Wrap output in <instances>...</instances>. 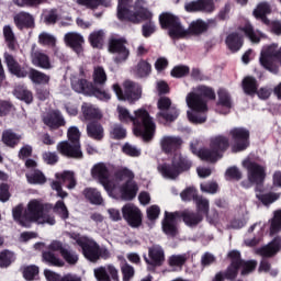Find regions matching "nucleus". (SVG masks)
Returning a JSON list of instances; mask_svg holds the SVG:
<instances>
[{"label": "nucleus", "instance_id": "obj_1", "mask_svg": "<svg viewBox=\"0 0 281 281\" xmlns=\"http://www.w3.org/2000/svg\"><path fill=\"white\" fill-rule=\"evenodd\" d=\"M91 175L93 179H98L109 194H117L120 192L123 201H133L137 196L139 188L133 181L135 173L126 167L120 168L115 173V178L111 180L109 179V168L104 162H99L92 167Z\"/></svg>", "mask_w": 281, "mask_h": 281}, {"label": "nucleus", "instance_id": "obj_2", "mask_svg": "<svg viewBox=\"0 0 281 281\" xmlns=\"http://www.w3.org/2000/svg\"><path fill=\"white\" fill-rule=\"evenodd\" d=\"M214 100L216 94L212 88L206 86H196L186 95L188 106L187 116L192 124H205L207 122V100Z\"/></svg>", "mask_w": 281, "mask_h": 281}, {"label": "nucleus", "instance_id": "obj_3", "mask_svg": "<svg viewBox=\"0 0 281 281\" xmlns=\"http://www.w3.org/2000/svg\"><path fill=\"white\" fill-rule=\"evenodd\" d=\"M116 113L120 122H123L124 124L132 122L134 126L133 132L136 137H143L145 142L153 139L156 125L146 109L135 110L134 115H132L131 111L124 105H117Z\"/></svg>", "mask_w": 281, "mask_h": 281}, {"label": "nucleus", "instance_id": "obj_4", "mask_svg": "<svg viewBox=\"0 0 281 281\" xmlns=\"http://www.w3.org/2000/svg\"><path fill=\"white\" fill-rule=\"evenodd\" d=\"M45 207L47 205L42 200L33 199L29 201L24 213L23 206H15L12 211L13 218L22 227H30L32 223H37V225H56V218L45 213Z\"/></svg>", "mask_w": 281, "mask_h": 281}, {"label": "nucleus", "instance_id": "obj_5", "mask_svg": "<svg viewBox=\"0 0 281 281\" xmlns=\"http://www.w3.org/2000/svg\"><path fill=\"white\" fill-rule=\"evenodd\" d=\"M160 25L164 30H168L169 36L171 38H186L190 32L192 34H203L207 31V23L202 20L193 21L189 31L181 25L179 18L175 16L172 13H162L159 16Z\"/></svg>", "mask_w": 281, "mask_h": 281}, {"label": "nucleus", "instance_id": "obj_6", "mask_svg": "<svg viewBox=\"0 0 281 281\" xmlns=\"http://www.w3.org/2000/svg\"><path fill=\"white\" fill-rule=\"evenodd\" d=\"M133 0H119L117 16L120 21H130V23H142L150 21L153 12L148 10V4L144 0H138L131 7Z\"/></svg>", "mask_w": 281, "mask_h": 281}, {"label": "nucleus", "instance_id": "obj_7", "mask_svg": "<svg viewBox=\"0 0 281 281\" xmlns=\"http://www.w3.org/2000/svg\"><path fill=\"white\" fill-rule=\"evenodd\" d=\"M209 149H196L194 143L191 144V150L193 155H196L203 161H218L223 158L225 150L229 148V138L224 135L213 136L209 140Z\"/></svg>", "mask_w": 281, "mask_h": 281}, {"label": "nucleus", "instance_id": "obj_8", "mask_svg": "<svg viewBox=\"0 0 281 281\" xmlns=\"http://www.w3.org/2000/svg\"><path fill=\"white\" fill-rule=\"evenodd\" d=\"M192 168V161L181 153H176L172 157L171 165L162 164L158 166V171L164 179L175 180L181 172H188Z\"/></svg>", "mask_w": 281, "mask_h": 281}, {"label": "nucleus", "instance_id": "obj_9", "mask_svg": "<svg viewBox=\"0 0 281 281\" xmlns=\"http://www.w3.org/2000/svg\"><path fill=\"white\" fill-rule=\"evenodd\" d=\"M227 256L231 260V266L223 273V278H226V280H236L240 267H243L241 276H249L258 267L257 260L243 261L240 259V251L238 250H232Z\"/></svg>", "mask_w": 281, "mask_h": 281}, {"label": "nucleus", "instance_id": "obj_10", "mask_svg": "<svg viewBox=\"0 0 281 281\" xmlns=\"http://www.w3.org/2000/svg\"><path fill=\"white\" fill-rule=\"evenodd\" d=\"M68 139L71 142H60L57 145V150L64 157H72V159H82V150L80 149V130L76 126H70L67 132Z\"/></svg>", "mask_w": 281, "mask_h": 281}, {"label": "nucleus", "instance_id": "obj_11", "mask_svg": "<svg viewBox=\"0 0 281 281\" xmlns=\"http://www.w3.org/2000/svg\"><path fill=\"white\" fill-rule=\"evenodd\" d=\"M112 89L117 98V100H123L124 102H130V104H133L137 102L142 98V86L138 83H135L131 80H125L123 82V89L120 87V85L114 83L112 86Z\"/></svg>", "mask_w": 281, "mask_h": 281}, {"label": "nucleus", "instance_id": "obj_12", "mask_svg": "<svg viewBox=\"0 0 281 281\" xmlns=\"http://www.w3.org/2000/svg\"><path fill=\"white\" fill-rule=\"evenodd\" d=\"M69 238L79 245L83 251L85 258L90 262H98L100 246L89 237L80 236V234L69 233Z\"/></svg>", "mask_w": 281, "mask_h": 281}, {"label": "nucleus", "instance_id": "obj_13", "mask_svg": "<svg viewBox=\"0 0 281 281\" xmlns=\"http://www.w3.org/2000/svg\"><path fill=\"white\" fill-rule=\"evenodd\" d=\"M108 50L110 54H114V63L122 64L128 60L131 50L126 47V40L111 37L109 41Z\"/></svg>", "mask_w": 281, "mask_h": 281}, {"label": "nucleus", "instance_id": "obj_14", "mask_svg": "<svg viewBox=\"0 0 281 281\" xmlns=\"http://www.w3.org/2000/svg\"><path fill=\"white\" fill-rule=\"evenodd\" d=\"M157 119L160 122H175L179 117V110L172 106V101L168 97H161L158 100Z\"/></svg>", "mask_w": 281, "mask_h": 281}, {"label": "nucleus", "instance_id": "obj_15", "mask_svg": "<svg viewBox=\"0 0 281 281\" xmlns=\"http://www.w3.org/2000/svg\"><path fill=\"white\" fill-rule=\"evenodd\" d=\"M233 142V153H240L249 148V131L245 127H233L229 131Z\"/></svg>", "mask_w": 281, "mask_h": 281}, {"label": "nucleus", "instance_id": "obj_16", "mask_svg": "<svg viewBox=\"0 0 281 281\" xmlns=\"http://www.w3.org/2000/svg\"><path fill=\"white\" fill-rule=\"evenodd\" d=\"M241 166L247 170L249 183L260 186V183L265 181V177H267V173L265 172V167L258 165V162L251 161L249 158L243 160Z\"/></svg>", "mask_w": 281, "mask_h": 281}, {"label": "nucleus", "instance_id": "obj_17", "mask_svg": "<svg viewBox=\"0 0 281 281\" xmlns=\"http://www.w3.org/2000/svg\"><path fill=\"white\" fill-rule=\"evenodd\" d=\"M122 215L124 221L131 227H139L142 225V210L133 203H127L122 207Z\"/></svg>", "mask_w": 281, "mask_h": 281}, {"label": "nucleus", "instance_id": "obj_18", "mask_svg": "<svg viewBox=\"0 0 281 281\" xmlns=\"http://www.w3.org/2000/svg\"><path fill=\"white\" fill-rule=\"evenodd\" d=\"M183 146V139L177 135H165L160 138V148L166 155L177 153Z\"/></svg>", "mask_w": 281, "mask_h": 281}, {"label": "nucleus", "instance_id": "obj_19", "mask_svg": "<svg viewBox=\"0 0 281 281\" xmlns=\"http://www.w3.org/2000/svg\"><path fill=\"white\" fill-rule=\"evenodd\" d=\"M4 63L12 76L16 78H27L30 71H27L26 67L21 66L19 61L12 56L10 53L5 52L3 54Z\"/></svg>", "mask_w": 281, "mask_h": 281}, {"label": "nucleus", "instance_id": "obj_20", "mask_svg": "<svg viewBox=\"0 0 281 281\" xmlns=\"http://www.w3.org/2000/svg\"><path fill=\"white\" fill-rule=\"evenodd\" d=\"M94 278L98 281H120V272L113 265L99 267L93 270Z\"/></svg>", "mask_w": 281, "mask_h": 281}, {"label": "nucleus", "instance_id": "obj_21", "mask_svg": "<svg viewBox=\"0 0 281 281\" xmlns=\"http://www.w3.org/2000/svg\"><path fill=\"white\" fill-rule=\"evenodd\" d=\"M64 41L68 47L74 49L76 54H82V45H85V37L78 32H69L64 36Z\"/></svg>", "mask_w": 281, "mask_h": 281}, {"label": "nucleus", "instance_id": "obj_22", "mask_svg": "<svg viewBox=\"0 0 281 281\" xmlns=\"http://www.w3.org/2000/svg\"><path fill=\"white\" fill-rule=\"evenodd\" d=\"M31 63L34 67H40V69H54V64L49 56L41 50H32Z\"/></svg>", "mask_w": 281, "mask_h": 281}, {"label": "nucleus", "instance_id": "obj_23", "mask_svg": "<svg viewBox=\"0 0 281 281\" xmlns=\"http://www.w3.org/2000/svg\"><path fill=\"white\" fill-rule=\"evenodd\" d=\"M162 232L167 236L175 237L179 234V228L177 227V213L165 212V218L162 221Z\"/></svg>", "mask_w": 281, "mask_h": 281}, {"label": "nucleus", "instance_id": "obj_24", "mask_svg": "<svg viewBox=\"0 0 281 281\" xmlns=\"http://www.w3.org/2000/svg\"><path fill=\"white\" fill-rule=\"evenodd\" d=\"M281 249V237H276L268 245L255 250V254L262 256V258H273Z\"/></svg>", "mask_w": 281, "mask_h": 281}, {"label": "nucleus", "instance_id": "obj_25", "mask_svg": "<svg viewBox=\"0 0 281 281\" xmlns=\"http://www.w3.org/2000/svg\"><path fill=\"white\" fill-rule=\"evenodd\" d=\"M43 122L46 126H48L52 131L56 128H60V126H65V117L58 111L50 112L46 116H44Z\"/></svg>", "mask_w": 281, "mask_h": 281}, {"label": "nucleus", "instance_id": "obj_26", "mask_svg": "<svg viewBox=\"0 0 281 281\" xmlns=\"http://www.w3.org/2000/svg\"><path fill=\"white\" fill-rule=\"evenodd\" d=\"M81 112H82V117L86 121L102 120V111L100 110V108L91 103H83L81 105Z\"/></svg>", "mask_w": 281, "mask_h": 281}, {"label": "nucleus", "instance_id": "obj_27", "mask_svg": "<svg viewBox=\"0 0 281 281\" xmlns=\"http://www.w3.org/2000/svg\"><path fill=\"white\" fill-rule=\"evenodd\" d=\"M13 21L19 30L34 27V16L27 12H20L13 16Z\"/></svg>", "mask_w": 281, "mask_h": 281}, {"label": "nucleus", "instance_id": "obj_28", "mask_svg": "<svg viewBox=\"0 0 281 281\" xmlns=\"http://www.w3.org/2000/svg\"><path fill=\"white\" fill-rule=\"evenodd\" d=\"M71 87L76 93H83V95H90L93 83L87 81V79L71 78Z\"/></svg>", "mask_w": 281, "mask_h": 281}, {"label": "nucleus", "instance_id": "obj_29", "mask_svg": "<svg viewBox=\"0 0 281 281\" xmlns=\"http://www.w3.org/2000/svg\"><path fill=\"white\" fill-rule=\"evenodd\" d=\"M133 74L137 78H148V75L153 74V65H150V61H148V59H140L135 65Z\"/></svg>", "mask_w": 281, "mask_h": 281}, {"label": "nucleus", "instance_id": "obj_30", "mask_svg": "<svg viewBox=\"0 0 281 281\" xmlns=\"http://www.w3.org/2000/svg\"><path fill=\"white\" fill-rule=\"evenodd\" d=\"M232 109V98L229 97V93L225 90L218 91V102H217V111L220 113H229V110Z\"/></svg>", "mask_w": 281, "mask_h": 281}, {"label": "nucleus", "instance_id": "obj_31", "mask_svg": "<svg viewBox=\"0 0 281 281\" xmlns=\"http://www.w3.org/2000/svg\"><path fill=\"white\" fill-rule=\"evenodd\" d=\"M267 14H271V5L268 2H260L257 4L256 9L254 10V16L256 19H260L266 25H269Z\"/></svg>", "mask_w": 281, "mask_h": 281}, {"label": "nucleus", "instance_id": "obj_32", "mask_svg": "<svg viewBox=\"0 0 281 281\" xmlns=\"http://www.w3.org/2000/svg\"><path fill=\"white\" fill-rule=\"evenodd\" d=\"M82 194L85 199H87V201H89V203H91L92 205H102L104 201L102 199V194L95 188H86Z\"/></svg>", "mask_w": 281, "mask_h": 281}, {"label": "nucleus", "instance_id": "obj_33", "mask_svg": "<svg viewBox=\"0 0 281 281\" xmlns=\"http://www.w3.org/2000/svg\"><path fill=\"white\" fill-rule=\"evenodd\" d=\"M27 76L35 85H49L50 77L45 75V72L30 68Z\"/></svg>", "mask_w": 281, "mask_h": 281}, {"label": "nucleus", "instance_id": "obj_34", "mask_svg": "<svg viewBox=\"0 0 281 281\" xmlns=\"http://www.w3.org/2000/svg\"><path fill=\"white\" fill-rule=\"evenodd\" d=\"M93 83L98 87H104L106 85V71L101 66H95L92 72Z\"/></svg>", "mask_w": 281, "mask_h": 281}, {"label": "nucleus", "instance_id": "obj_35", "mask_svg": "<svg viewBox=\"0 0 281 281\" xmlns=\"http://www.w3.org/2000/svg\"><path fill=\"white\" fill-rule=\"evenodd\" d=\"M87 133L89 137L100 142V139L104 137V127H102L99 123H89L87 125Z\"/></svg>", "mask_w": 281, "mask_h": 281}, {"label": "nucleus", "instance_id": "obj_36", "mask_svg": "<svg viewBox=\"0 0 281 281\" xmlns=\"http://www.w3.org/2000/svg\"><path fill=\"white\" fill-rule=\"evenodd\" d=\"M14 95L15 98H18V100H22V102H25L26 104H32V102L34 101V95L32 94V91L22 86H18L15 88Z\"/></svg>", "mask_w": 281, "mask_h": 281}, {"label": "nucleus", "instance_id": "obj_37", "mask_svg": "<svg viewBox=\"0 0 281 281\" xmlns=\"http://www.w3.org/2000/svg\"><path fill=\"white\" fill-rule=\"evenodd\" d=\"M2 142L5 146H10L12 148L21 142V135L14 133L12 130H5L2 133Z\"/></svg>", "mask_w": 281, "mask_h": 281}, {"label": "nucleus", "instance_id": "obj_38", "mask_svg": "<svg viewBox=\"0 0 281 281\" xmlns=\"http://www.w3.org/2000/svg\"><path fill=\"white\" fill-rule=\"evenodd\" d=\"M149 258L151 259L153 265L159 266L164 260H166V257L164 255V249L160 248V246H153L148 250Z\"/></svg>", "mask_w": 281, "mask_h": 281}, {"label": "nucleus", "instance_id": "obj_39", "mask_svg": "<svg viewBox=\"0 0 281 281\" xmlns=\"http://www.w3.org/2000/svg\"><path fill=\"white\" fill-rule=\"evenodd\" d=\"M226 45L231 52H238L243 47V37L238 33H232L226 37Z\"/></svg>", "mask_w": 281, "mask_h": 281}, {"label": "nucleus", "instance_id": "obj_40", "mask_svg": "<svg viewBox=\"0 0 281 281\" xmlns=\"http://www.w3.org/2000/svg\"><path fill=\"white\" fill-rule=\"evenodd\" d=\"M55 177L58 181H64V183L68 182V190H74V188H76L77 186L76 176L74 175V171H64L61 173H56Z\"/></svg>", "mask_w": 281, "mask_h": 281}, {"label": "nucleus", "instance_id": "obj_41", "mask_svg": "<svg viewBox=\"0 0 281 281\" xmlns=\"http://www.w3.org/2000/svg\"><path fill=\"white\" fill-rule=\"evenodd\" d=\"M27 182L33 186H43L47 181L45 175L41 170H33L26 173Z\"/></svg>", "mask_w": 281, "mask_h": 281}, {"label": "nucleus", "instance_id": "obj_42", "mask_svg": "<svg viewBox=\"0 0 281 281\" xmlns=\"http://www.w3.org/2000/svg\"><path fill=\"white\" fill-rule=\"evenodd\" d=\"M79 5H85V8H89L90 10H97L100 5H104V8H109L111 5V0H77Z\"/></svg>", "mask_w": 281, "mask_h": 281}, {"label": "nucleus", "instance_id": "obj_43", "mask_svg": "<svg viewBox=\"0 0 281 281\" xmlns=\"http://www.w3.org/2000/svg\"><path fill=\"white\" fill-rule=\"evenodd\" d=\"M3 37L9 47V49H15L16 47V36H14V31L12 26L4 25L3 26Z\"/></svg>", "mask_w": 281, "mask_h": 281}, {"label": "nucleus", "instance_id": "obj_44", "mask_svg": "<svg viewBox=\"0 0 281 281\" xmlns=\"http://www.w3.org/2000/svg\"><path fill=\"white\" fill-rule=\"evenodd\" d=\"M203 221V215H200V213L194 214L190 212L183 213V222L188 227H194L195 225H199Z\"/></svg>", "mask_w": 281, "mask_h": 281}, {"label": "nucleus", "instance_id": "obj_45", "mask_svg": "<svg viewBox=\"0 0 281 281\" xmlns=\"http://www.w3.org/2000/svg\"><path fill=\"white\" fill-rule=\"evenodd\" d=\"M243 89L248 95H254L258 90V83L254 77H246L243 80Z\"/></svg>", "mask_w": 281, "mask_h": 281}, {"label": "nucleus", "instance_id": "obj_46", "mask_svg": "<svg viewBox=\"0 0 281 281\" xmlns=\"http://www.w3.org/2000/svg\"><path fill=\"white\" fill-rule=\"evenodd\" d=\"M89 42L92 45V47H97L100 49L104 43V31H94L89 36Z\"/></svg>", "mask_w": 281, "mask_h": 281}, {"label": "nucleus", "instance_id": "obj_47", "mask_svg": "<svg viewBox=\"0 0 281 281\" xmlns=\"http://www.w3.org/2000/svg\"><path fill=\"white\" fill-rule=\"evenodd\" d=\"M53 212H55L57 216L61 217L63 221H67V218H69V210L63 200H59L55 203Z\"/></svg>", "mask_w": 281, "mask_h": 281}, {"label": "nucleus", "instance_id": "obj_48", "mask_svg": "<svg viewBox=\"0 0 281 281\" xmlns=\"http://www.w3.org/2000/svg\"><path fill=\"white\" fill-rule=\"evenodd\" d=\"M89 95H93L98 100H101L102 102H109L111 100V93L108 90H104L102 88H98L95 86H92L91 92Z\"/></svg>", "mask_w": 281, "mask_h": 281}, {"label": "nucleus", "instance_id": "obj_49", "mask_svg": "<svg viewBox=\"0 0 281 281\" xmlns=\"http://www.w3.org/2000/svg\"><path fill=\"white\" fill-rule=\"evenodd\" d=\"M15 257H14V252L10 251V250H4L2 252H0V268L1 269H5L8 267H10L12 265V262H14Z\"/></svg>", "mask_w": 281, "mask_h": 281}, {"label": "nucleus", "instance_id": "obj_50", "mask_svg": "<svg viewBox=\"0 0 281 281\" xmlns=\"http://www.w3.org/2000/svg\"><path fill=\"white\" fill-rule=\"evenodd\" d=\"M43 261L52 265L53 267H65V261L49 251L43 254Z\"/></svg>", "mask_w": 281, "mask_h": 281}, {"label": "nucleus", "instance_id": "obj_51", "mask_svg": "<svg viewBox=\"0 0 281 281\" xmlns=\"http://www.w3.org/2000/svg\"><path fill=\"white\" fill-rule=\"evenodd\" d=\"M241 32L248 36L251 43H260V36H262V34H260L258 31L255 32L251 24H246L245 27L241 29Z\"/></svg>", "mask_w": 281, "mask_h": 281}, {"label": "nucleus", "instance_id": "obj_52", "mask_svg": "<svg viewBox=\"0 0 281 281\" xmlns=\"http://www.w3.org/2000/svg\"><path fill=\"white\" fill-rule=\"evenodd\" d=\"M256 196L263 205H271V203H276L280 199V193H257Z\"/></svg>", "mask_w": 281, "mask_h": 281}, {"label": "nucleus", "instance_id": "obj_53", "mask_svg": "<svg viewBox=\"0 0 281 281\" xmlns=\"http://www.w3.org/2000/svg\"><path fill=\"white\" fill-rule=\"evenodd\" d=\"M61 257L68 265H77L78 263V254L76 251L65 248V250H61Z\"/></svg>", "mask_w": 281, "mask_h": 281}, {"label": "nucleus", "instance_id": "obj_54", "mask_svg": "<svg viewBox=\"0 0 281 281\" xmlns=\"http://www.w3.org/2000/svg\"><path fill=\"white\" fill-rule=\"evenodd\" d=\"M195 205L198 209V214L201 216V214H207L210 210V202L201 196L195 198Z\"/></svg>", "mask_w": 281, "mask_h": 281}, {"label": "nucleus", "instance_id": "obj_55", "mask_svg": "<svg viewBox=\"0 0 281 281\" xmlns=\"http://www.w3.org/2000/svg\"><path fill=\"white\" fill-rule=\"evenodd\" d=\"M259 273H269V276L276 277L278 276V269L272 268L271 263L267 260H262L258 268Z\"/></svg>", "mask_w": 281, "mask_h": 281}, {"label": "nucleus", "instance_id": "obj_56", "mask_svg": "<svg viewBox=\"0 0 281 281\" xmlns=\"http://www.w3.org/2000/svg\"><path fill=\"white\" fill-rule=\"evenodd\" d=\"M281 229V210L274 212V216L270 226V234H277Z\"/></svg>", "mask_w": 281, "mask_h": 281}, {"label": "nucleus", "instance_id": "obj_57", "mask_svg": "<svg viewBox=\"0 0 281 281\" xmlns=\"http://www.w3.org/2000/svg\"><path fill=\"white\" fill-rule=\"evenodd\" d=\"M38 42L41 45H48L54 47V45H56V37L47 32H43L38 36Z\"/></svg>", "mask_w": 281, "mask_h": 281}, {"label": "nucleus", "instance_id": "obj_58", "mask_svg": "<svg viewBox=\"0 0 281 281\" xmlns=\"http://www.w3.org/2000/svg\"><path fill=\"white\" fill-rule=\"evenodd\" d=\"M188 74H190V67L183 65L176 66L171 70L172 78H183L188 76Z\"/></svg>", "mask_w": 281, "mask_h": 281}, {"label": "nucleus", "instance_id": "obj_59", "mask_svg": "<svg viewBox=\"0 0 281 281\" xmlns=\"http://www.w3.org/2000/svg\"><path fill=\"white\" fill-rule=\"evenodd\" d=\"M157 32V26L155 23L150 20H148L147 23L143 24L142 26V34L145 38H148L149 36H153Z\"/></svg>", "mask_w": 281, "mask_h": 281}, {"label": "nucleus", "instance_id": "obj_60", "mask_svg": "<svg viewBox=\"0 0 281 281\" xmlns=\"http://www.w3.org/2000/svg\"><path fill=\"white\" fill-rule=\"evenodd\" d=\"M43 19L47 25H53L58 20V14L56 13V10H54V9L45 10L43 12Z\"/></svg>", "mask_w": 281, "mask_h": 281}, {"label": "nucleus", "instance_id": "obj_61", "mask_svg": "<svg viewBox=\"0 0 281 281\" xmlns=\"http://www.w3.org/2000/svg\"><path fill=\"white\" fill-rule=\"evenodd\" d=\"M35 276H38V267L37 266H26L23 268V278L29 281L34 280Z\"/></svg>", "mask_w": 281, "mask_h": 281}, {"label": "nucleus", "instance_id": "obj_62", "mask_svg": "<svg viewBox=\"0 0 281 281\" xmlns=\"http://www.w3.org/2000/svg\"><path fill=\"white\" fill-rule=\"evenodd\" d=\"M122 150L125 155H128L130 157H139V155H142V149L128 143L123 145Z\"/></svg>", "mask_w": 281, "mask_h": 281}, {"label": "nucleus", "instance_id": "obj_63", "mask_svg": "<svg viewBox=\"0 0 281 281\" xmlns=\"http://www.w3.org/2000/svg\"><path fill=\"white\" fill-rule=\"evenodd\" d=\"M111 136L113 139H124L126 137V130L122 127L120 124H115L112 127Z\"/></svg>", "mask_w": 281, "mask_h": 281}, {"label": "nucleus", "instance_id": "obj_64", "mask_svg": "<svg viewBox=\"0 0 281 281\" xmlns=\"http://www.w3.org/2000/svg\"><path fill=\"white\" fill-rule=\"evenodd\" d=\"M121 271L123 273V281H130L133 276H135V269L133 266L125 263L121 267Z\"/></svg>", "mask_w": 281, "mask_h": 281}]
</instances>
